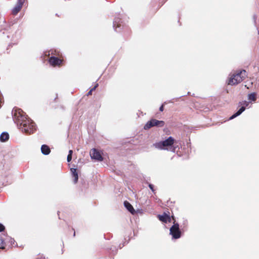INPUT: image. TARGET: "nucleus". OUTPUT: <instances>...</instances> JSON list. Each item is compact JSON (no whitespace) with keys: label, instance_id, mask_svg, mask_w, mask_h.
<instances>
[{"label":"nucleus","instance_id":"11","mask_svg":"<svg viewBox=\"0 0 259 259\" xmlns=\"http://www.w3.org/2000/svg\"><path fill=\"white\" fill-rule=\"evenodd\" d=\"M41 152L45 155H49L51 152L50 147L47 145H42L41 147Z\"/></svg>","mask_w":259,"mask_h":259},{"label":"nucleus","instance_id":"29","mask_svg":"<svg viewBox=\"0 0 259 259\" xmlns=\"http://www.w3.org/2000/svg\"><path fill=\"white\" fill-rule=\"evenodd\" d=\"M244 104H246V105L247 106L248 105V104L247 103V102L246 101L244 102Z\"/></svg>","mask_w":259,"mask_h":259},{"label":"nucleus","instance_id":"21","mask_svg":"<svg viewBox=\"0 0 259 259\" xmlns=\"http://www.w3.org/2000/svg\"><path fill=\"white\" fill-rule=\"evenodd\" d=\"M5 230V227L1 223H0V232L4 231Z\"/></svg>","mask_w":259,"mask_h":259},{"label":"nucleus","instance_id":"2","mask_svg":"<svg viewBox=\"0 0 259 259\" xmlns=\"http://www.w3.org/2000/svg\"><path fill=\"white\" fill-rule=\"evenodd\" d=\"M247 77V72L246 70L243 69L240 71H237L230 78L228 84L230 85H235L243 81Z\"/></svg>","mask_w":259,"mask_h":259},{"label":"nucleus","instance_id":"30","mask_svg":"<svg viewBox=\"0 0 259 259\" xmlns=\"http://www.w3.org/2000/svg\"><path fill=\"white\" fill-rule=\"evenodd\" d=\"M75 232H74L73 236H75Z\"/></svg>","mask_w":259,"mask_h":259},{"label":"nucleus","instance_id":"27","mask_svg":"<svg viewBox=\"0 0 259 259\" xmlns=\"http://www.w3.org/2000/svg\"><path fill=\"white\" fill-rule=\"evenodd\" d=\"M170 218H171V220H172L174 221V222H173L176 223V221L175 217L173 215H172L170 217Z\"/></svg>","mask_w":259,"mask_h":259},{"label":"nucleus","instance_id":"6","mask_svg":"<svg viewBox=\"0 0 259 259\" xmlns=\"http://www.w3.org/2000/svg\"><path fill=\"white\" fill-rule=\"evenodd\" d=\"M122 21L121 19L118 17L115 18L113 22V27L116 32H119L123 28Z\"/></svg>","mask_w":259,"mask_h":259},{"label":"nucleus","instance_id":"22","mask_svg":"<svg viewBox=\"0 0 259 259\" xmlns=\"http://www.w3.org/2000/svg\"><path fill=\"white\" fill-rule=\"evenodd\" d=\"M72 160V156L71 155H67V160L68 162H70Z\"/></svg>","mask_w":259,"mask_h":259},{"label":"nucleus","instance_id":"24","mask_svg":"<svg viewBox=\"0 0 259 259\" xmlns=\"http://www.w3.org/2000/svg\"><path fill=\"white\" fill-rule=\"evenodd\" d=\"M183 225H184V226L182 228V230H183L184 229L185 227H187V221H184Z\"/></svg>","mask_w":259,"mask_h":259},{"label":"nucleus","instance_id":"20","mask_svg":"<svg viewBox=\"0 0 259 259\" xmlns=\"http://www.w3.org/2000/svg\"><path fill=\"white\" fill-rule=\"evenodd\" d=\"M8 239H9V242H10L11 245H13L14 244L15 241L14 238H12L11 237H8Z\"/></svg>","mask_w":259,"mask_h":259},{"label":"nucleus","instance_id":"1","mask_svg":"<svg viewBox=\"0 0 259 259\" xmlns=\"http://www.w3.org/2000/svg\"><path fill=\"white\" fill-rule=\"evenodd\" d=\"M12 114L14 122L22 132L26 134L33 133L36 130L35 123L20 108H14Z\"/></svg>","mask_w":259,"mask_h":259},{"label":"nucleus","instance_id":"19","mask_svg":"<svg viewBox=\"0 0 259 259\" xmlns=\"http://www.w3.org/2000/svg\"><path fill=\"white\" fill-rule=\"evenodd\" d=\"M130 208H130L131 209H130L131 213H132V214H136L137 213V211H140L139 210H138L137 211H136L131 204V207Z\"/></svg>","mask_w":259,"mask_h":259},{"label":"nucleus","instance_id":"12","mask_svg":"<svg viewBox=\"0 0 259 259\" xmlns=\"http://www.w3.org/2000/svg\"><path fill=\"white\" fill-rule=\"evenodd\" d=\"M70 170L72 173V176L74 178V183L75 184L77 182L78 179V173L77 172V169L75 168H71Z\"/></svg>","mask_w":259,"mask_h":259},{"label":"nucleus","instance_id":"23","mask_svg":"<svg viewBox=\"0 0 259 259\" xmlns=\"http://www.w3.org/2000/svg\"><path fill=\"white\" fill-rule=\"evenodd\" d=\"M149 187L153 192H154L155 190L154 189V186L152 184H149Z\"/></svg>","mask_w":259,"mask_h":259},{"label":"nucleus","instance_id":"5","mask_svg":"<svg viewBox=\"0 0 259 259\" xmlns=\"http://www.w3.org/2000/svg\"><path fill=\"white\" fill-rule=\"evenodd\" d=\"M174 225L170 228V234L174 239H179L181 236V231L178 223L173 222Z\"/></svg>","mask_w":259,"mask_h":259},{"label":"nucleus","instance_id":"25","mask_svg":"<svg viewBox=\"0 0 259 259\" xmlns=\"http://www.w3.org/2000/svg\"><path fill=\"white\" fill-rule=\"evenodd\" d=\"M127 243H128V241H125V242L123 243V244H122V246H121V244H120V245H119V248H121L123 246H124V244H127Z\"/></svg>","mask_w":259,"mask_h":259},{"label":"nucleus","instance_id":"26","mask_svg":"<svg viewBox=\"0 0 259 259\" xmlns=\"http://www.w3.org/2000/svg\"><path fill=\"white\" fill-rule=\"evenodd\" d=\"M163 110H164V105H162L160 107V108H159V110H160V111H161V112H162V111H163Z\"/></svg>","mask_w":259,"mask_h":259},{"label":"nucleus","instance_id":"7","mask_svg":"<svg viewBox=\"0 0 259 259\" xmlns=\"http://www.w3.org/2000/svg\"><path fill=\"white\" fill-rule=\"evenodd\" d=\"M157 217L160 221L163 223H166L167 222H171L170 212L168 211H167V213L164 212L161 215H158Z\"/></svg>","mask_w":259,"mask_h":259},{"label":"nucleus","instance_id":"3","mask_svg":"<svg viewBox=\"0 0 259 259\" xmlns=\"http://www.w3.org/2000/svg\"><path fill=\"white\" fill-rule=\"evenodd\" d=\"M175 142L174 138L172 137H169L167 139L157 143L156 147L161 150H168V148L172 146Z\"/></svg>","mask_w":259,"mask_h":259},{"label":"nucleus","instance_id":"15","mask_svg":"<svg viewBox=\"0 0 259 259\" xmlns=\"http://www.w3.org/2000/svg\"><path fill=\"white\" fill-rule=\"evenodd\" d=\"M256 94L255 93H252L248 95V99L250 101H255L256 100Z\"/></svg>","mask_w":259,"mask_h":259},{"label":"nucleus","instance_id":"14","mask_svg":"<svg viewBox=\"0 0 259 259\" xmlns=\"http://www.w3.org/2000/svg\"><path fill=\"white\" fill-rule=\"evenodd\" d=\"M245 109V107L242 106L241 108L235 114H234L232 116H231L229 119H233V118L236 117L237 116L240 115Z\"/></svg>","mask_w":259,"mask_h":259},{"label":"nucleus","instance_id":"31","mask_svg":"<svg viewBox=\"0 0 259 259\" xmlns=\"http://www.w3.org/2000/svg\"><path fill=\"white\" fill-rule=\"evenodd\" d=\"M1 168V164H0V168Z\"/></svg>","mask_w":259,"mask_h":259},{"label":"nucleus","instance_id":"17","mask_svg":"<svg viewBox=\"0 0 259 259\" xmlns=\"http://www.w3.org/2000/svg\"><path fill=\"white\" fill-rule=\"evenodd\" d=\"M5 241L4 239H2L0 240V249H4L5 248Z\"/></svg>","mask_w":259,"mask_h":259},{"label":"nucleus","instance_id":"18","mask_svg":"<svg viewBox=\"0 0 259 259\" xmlns=\"http://www.w3.org/2000/svg\"><path fill=\"white\" fill-rule=\"evenodd\" d=\"M123 204L126 209L130 211V202L127 201H125L123 203Z\"/></svg>","mask_w":259,"mask_h":259},{"label":"nucleus","instance_id":"28","mask_svg":"<svg viewBox=\"0 0 259 259\" xmlns=\"http://www.w3.org/2000/svg\"><path fill=\"white\" fill-rule=\"evenodd\" d=\"M72 153H73V151L72 150H70L69 151V153H68V155H72Z\"/></svg>","mask_w":259,"mask_h":259},{"label":"nucleus","instance_id":"16","mask_svg":"<svg viewBox=\"0 0 259 259\" xmlns=\"http://www.w3.org/2000/svg\"><path fill=\"white\" fill-rule=\"evenodd\" d=\"M98 83H96V85L87 93V96L91 95L92 92L95 91L96 88L98 87Z\"/></svg>","mask_w":259,"mask_h":259},{"label":"nucleus","instance_id":"9","mask_svg":"<svg viewBox=\"0 0 259 259\" xmlns=\"http://www.w3.org/2000/svg\"><path fill=\"white\" fill-rule=\"evenodd\" d=\"M24 3V1L23 0H18L17 4L12 9V12L13 15H16L18 13V12L21 10L23 4Z\"/></svg>","mask_w":259,"mask_h":259},{"label":"nucleus","instance_id":"10","mask_svg":"<svg viewBox=\"0 0 259 259\" xmlns=\"http://www.w3.org/2000/svg\"><path fill=\"white\" fill-rule=\"evenodd\" d=\"M49 62L53 66L59 65L62 63L61 60L54 56L51 57Z\"/></svg>","mask_w":259,"mask_h":259},{"label":"nucleus","instance_id":"13","mask_svg":"<svg viewBox=\"0 0 259 259\" xmlns=\"http://www.w3.org/2000/svg\"><path fill=\"white\" fill-rule=\"evenodd\" d=\"M9 139V135L7 132H3L0 135V141L1 142H6Z\"/></svg>","mask_w":259,"mask_h":259},{"label":"nucleus","instance_id":"8","mask_svg":"<svg viewBox=\"0 0 259 259\" xmlns=\"http://www.w3.org/2000/svg\"><path fill=\"white\" fill-rule=\"evenodd\" d=\"M91 157L92 159L97 160L98 161H102L103 158L100 153L96 149L94 148L90 153Z\"/></svg>","mask_w":259,"mask_h":259},{"label":"nucleus","instance_id":"4","mask_svg":"<svg viewBox=\"0 0 259 259\" xmlns=\"http://www.w3.org/2000/svg\"><path fill=\"white\" fill-rule=\"evenodd\" d=\"M164 125V122L162 120H158L155 119H152L148 121L144 125L145 130H149L152 127H163Z\"/></svg>","mask_w":259,"mask_h":259}]
</instances>
